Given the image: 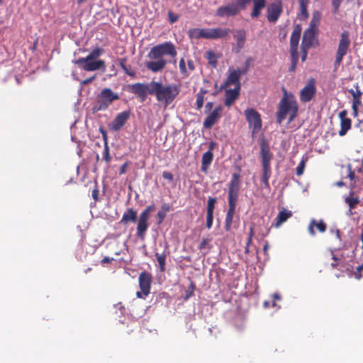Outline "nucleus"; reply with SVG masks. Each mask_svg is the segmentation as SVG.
Returning a JSON list of instances; mask_svg holds the SVG:
<instances>
[{
  "label": "nucleus",
  "mask_w": 363,
  "mask_h": 363,
  "mask_svg": "<svg viewBox=\"0 0 363 363\" xmlns=\"http://www.w3.org/2000/svg\"><path fill=\"white\" fill-rule=\"evenodd\" d=\"M164 55L172 57L177 55L175 46L171 42H166L151 48L147 54L150 60L146 62V67L155 73L162 71L168 62L163 57Z\"/></svg>",
  "instance_id": "1"
},
{
  "label": "nucleus",
  "mask_w": 363,
  "mask_h": 363,
  "mask_svg": "<svg viewBox=\"0 0 363 363\" xmlns=\"http://www.w3.org/2000/svg\"><path fill=\"white\" fill-rule=\"evenodd\" d=\"M152 95H155L158 101L169 105L179 93V86L174 84H163L159 82L153 81L152 86Z\"/></svg>",
  "instance_id": "2"
},
{
  "label": "nucleus",
  "mask_w": 363,
  "mask_h": 363,
  "mask_svg": "<svg viewBox=\"0 0 363 363\" xmlns=\"http://www.w3.org/2000/svg\"><path fill=\"white\" fill-rule=\"evenodd\" d=\"M297 111L298 105L294 96L285 92L279 102V110L277 113V122L281 123L289 116V123H291L296 116Z\"/></svg>",
  "instance_id": "3"
},
{
  "label": "nucleus",
  "mask_w": 363,
  "mask_h": 363,
  "mask_svg": "<svg viewBox=\"0 0 363 363\" xmlns=\"http://www.w3.org/2000/svg\"><path fill=\"white\" fill-rule=\"evenodd\" d=\"M103 53V50L96 48L92 50L86 57H81L75 60L74 62L79 65L82 69L87 72H92L102 69L106 70L105 62L99 60L98 57Z\"/></svg>",
  "instance_id": "4"
},
{
  "label": "nucleus",
  "mask_w": 363,
  "mask_h": 363,
  "mask_svg": "<svg viewBox=\"0 0 363 363\" xmlns=\"http://www.w3.org/2000/svg\"><path fill=\"white\" fill-rule=\"evenodd\" d=\"M229 33V30L222 28H191L188 31V36L191 39H219L225 37Z\"/></svg>",
  "instance_id": "5"
},
{
  "label": "nucleus",
  "mask_w": 363,
  "mask_h": 363,
  "mask_svg": "<svg viewBox=\"0 0 363 363\" xmlns=\"http://www.w3.org/2000/svg\"><path fill=\"white\" fill-rule=\"evenodd\" d=\"M244 113L250 128L252 129V134L257 133L262 128V120L259 113L253 108H247Z\"/></svg>",
  "instance_id": "6"
},
{
  "label": "nucleus",
  "mask_w": 363,
  "mask_h": 363,
  "mask_svg": "<svg viewBox=\"0 0 363 363\" xmlns=\"http://www.w3.org/2000/svg\"><path fill=\"white\" fill-rule=\"evenodd\" d=\"M117 93L113 92L111 89H103L98 96L99 110H105L115 100L118 99Z\"/></svg>",
  "instance_id": "7"
},
{
  "label": "nucleus",
  "mask_w": 363,
  "mask_h": 363,
  "mask_svg": "<svg viewBox=\"0 0 363 363\" xmlns=\"http://www.w3.org/2000/svg\"><path fill=\"white\" fill-rule=\"evenodd\" d=\"M350 44V40L349 38V33L347 31H345L341 34V38L339 42L335 62V65H339L340 64L343 57L347 52Z\"/></svg>",
  "instance_id": "8"
},
{
  "label": "nucleus",
  "mask_w": 363,
  "mask_h": 363,
  "mask_svg": "<svg viewBox=\"0 0 363 363\" xmlns=\"http://www.w3.org/2000/svg\"><path fill=\"white\" fill-rule=\"evenodd\" d=\"M153 81L148 84L136 83L130 86L131 92L145 99L147 95L152 94Z\"/></svg>",
  "instance_id": "9"
},
{
  "label": "nucleus",
  "mask_w": 363,
  "mask_h": 363,
  "mask_svg": "<svg viewBox=\"0 0 363 363\" xmlns=\"http://www.w3.org/2000/svg\"><path fill=\"white\" fill-rule=\"evenodd\" d=\"M282 12V4L279 0H275L267 9V19L270 22H276Z\"/></svg>",
  "instance_id": "10"
},
{
  "label": "nucleus",
  "mask_w": 363,
  "mask_h": 363,
  "mask_svg": "<svg viewBox=\"0 0 363 363\" xmlns=\"http://www.w3.org/2000/svg\"><path fill=\"white\" fill-rule=\"evenodd\" d=\"M129 117V111H123L118 113L116 118L108 123V126L109 129L113 131L120 130L125 125Z\"/></svg>",
  "instance_id": "11"
},
{
  "label": "nucleus",
  "mask_w": 363,
  "mask_h": 363,
  "mask_svg": "<svg viewBox=\"0 0 363 363\" xmlns=\"http://www.w3.org/2000/svg\"><path fill=\"white\" fill-rule=\"evenodd\" d=\"M301 27L299 25H296L293 30L291 36V53L294 59L298 57V45L301 33Z\"/></svg>",
  "instance_id": "12"
},
{
  "label": "nucleus",
  "mask_w": 363,
  "mask_h": 363,
  "mask_svg": "<svg viewBox=\"0 0 363 363\" xmlns=\"http://www.w3.org/2000/svg\"><path fill=\"white\" fill-rule=\"evenodd\" d=\"M240 184L239 175L238 174H233L229 184L228 200H238Z\"/></svg>",
  "instance_id": "13"
},
{
  "label": "nucleus",
  "mask_w": 363,
  "mask_h": 363,
  "mask_svg": "<svg viewBox=\"0 0 363 363\" xmlns=\"http://www.w3.org/2000/svg\"><path fill=\"white\" fill-rule=\"evenodd\" d=\"M151 282L152 277L150 274L144 272L140 274L139 284L144 296H146L150 294Z\"/></svg>",
  "instance_id": "14"
},
{
  "label": "nucleus",
  "mask_w": 363,
  "mask_h": 363,
  "mask_svg": "<svg viewBox=\"0 0 363 363\" xmlns=\"http://www.w3.org/2000/svg\"><path fill=\"white\" fill-rule=\"evenodd\" d=\"M222 112V106H216L206 117L203 122V125L206 128H211L220 118Z\"/></svg>",
  "instance_id": "15"
},
{
  "label": "nucleus",
  "mask_w": 363,
  "mask_h": 363,
  "mask_svg": "<svg viewBox=\"0 0 363 363\" xmlns=\"http://www.w3.org/2000/svg\"><path fill=\"white\" fill-rule=\"evenodd\" d=\"M238 6L233 2L223 6H220L217 10V15L220 17H227L235 16L238 13Z\"/></svg>",
  "instance_id": "16"
},
{
  "label": "nucleus",
  "mask_w": 363,
  "mask_h": 363,
  "mask_svg": "<svg viewBox=\"0 0 363 363\" xmlns=\"http://www.w3.org/2000/svg\"><path fill=\"white\" fill-rule=\"evenodd\" d=\"M150 216L147 214L140 213L137 226V236L142 239L144 238L145 233L148 228V220Z\"/></svg>",
  "instance_id": "17"
},
{
  "label": "nucleus",
  "mask_w": 363,
  "mask_h": 363,
  "mask_svg": "<svg viewBox=\"0 0 363 363\" xmlns=\"http://www.w3.org/2000/svg\"><path fill=\"white\" fill-rule=\"evenodd\" d=\"M315 92V88L313 82L308 83L301 91L300 98L303 101H309Z\"/></svg>",
  "instance_id": "18"
},
{
  "label": "nucleus",
  "mask_w": 363,
  "mask_h": 363,
  "mask_svg": "<svg viewBox=\"0 0 363 363\" xmlns=\"http://www.w3.org/2000/svg\"><path fill=\"white\" fill-rule=\"evenodd\" d=\"M315 33V31L312 30L311 28H308L305 30L301 44L302 50H307L312 45Z\"/></svg>",
  "instance_id": "19"
},
{
  "label": "nucleus",
  "mask_w": 363,
  "mask_h": 363,
  "mask_svg": "<svg viewBox=\"0 0 363 363\" xmlns=\"http://www.w3.org/2000/svg\"><path fill=\"white\" fill-rule=\"evenodd\" d=\"M261 157L262 162V169H270L272 154L269 152V147L264 144L262 145L261 146Z\"/></svg>",
  "instance_id": "20"
},
{
  "label": "nucleus",
  "mask_w": 363,
  "mask_h": 363,
  "mask_svg": "<svg viewBox=\"0 0 363 363\" xmlns=\"http://www.w3.org/2000/svg\"><path fill=\"white\" fill-rule=\"evenodd\" d=\"M240 85H237L233 89H228L225 92V104L227 106H230L239 94Z\"/></svg>",
  "instance_id": "21"
},
{
  "label": "nucleus",
  "mask_w": 363,
  "mask_h": 363,
  "mask_svg": "<svg viewBox=\"0 0 363 363\" xmlns=\"http://www.w3.org/2000/svg\"><path fill=\"white\" fill-rule=\"evenodd\" d=\"M240 75V72L239 70H233L232 71L229 76L228 77L225 82V86L227 87L228 86L235 84H239V78Z\"/></svg>",
  "instance_id": "22"
},
{
  "label": "nucleus",
  "mask_w": 363,
  "mask_h": 363,
  "mask_svg": "<svg viewBox=\"0 0 363 363\" xmlns=\"http://www.w3.org/2000/svg\"><path fill=\"white\" fill-rule=\"evenodd\" d=\"M339 116L341 118V129L339 131V135L342 136L350 128L351 121L349 118H345L344 112H340Z\"/></svg>",
  "instance_id": "23"
},
{
  "label": "nucleus",
  "mask_w": 363,
  "mask_h": 363,
  "mask_svg": "<svg viewBox=\"0 0 363 363\" xmlns=\"http://www.w3.org/2000/svg\"><path fill=\"white\" fill-rule=\"evenodd\" d=\"M137 218V212L133 208L128 209L123 215L121 222L128 223L129 222H135Z\"/></svg>",
  "instance_id": "24"
},
{
  "label": "nucleus",
  "mask_w": 363,
  "mask_h": 363,
  "mask_svg": "<svg viewBox=\"0 0 363 363\" xmlns=\"http://www.w3.org/2000/svg\"><path fill=\"white\" fill-rule=\"evenodd\" d=\"M291 216V212L286 209L281 210L277 217V223L275 226L277 228L279 227L284 222H285L288 218Z\"/></svg>",
  "instance_id": "25"
},
{
  "label": "nucleus",
  "mask_w": 363,
  "mask_h": 363,
  "mask_svg": "<svg viewBox=\"0 0 363 363\" xmlns=\"http://www.w3.org/2000/svg\"><path fill=\"white\" fill-rule=\"evenodd\" d=\"M350 92L352 94L353 97L352 102V109L354 114H357V107L361 104L360 102V96L362 95V92L359 90H350Z\"/></svg>",
  "instance_id": "26"
},
{
  "label": "nucleus",
  "mask_w": 363,
  "mask_h": 363,
  "mask_svg": "<svg viewBox=\"0 0 363 363\" xmlns=\"http://www.w3.org/2000/svg\"><path fill=\"white\" fill-rule=\"evenodd\" d=\"M315 225L316 226L317 229L321 233L325 232L326 230V225L322 220L319 221L318 223H316L315 220H311L310 225L308 226V231L312 235H315V232L313 230V227Z\"/></svg>",
  "instance_id": "27"
},
{
  "label": "nucleus",
  "mask_w": 363,
  "mask_h": 363,
  "mask_svg": "<svg viewBox=\"0 0 363 363\" xmlns=\"http://www.w3.org/2000/svg\"><path fill=\"white\" fill-rule=\"evenodd\" d=\"M213 160V153L208 150L203 153L202 156V167L201 169L203 172H206L208 166L211 164Z\"/></svg>",
  "instance_id": "28"
},
{
  "label": "nucleus",
  "mask_w": 363,
  "mask_h": 363,
  "mask_svg": "<svg viewBox=\"0 0 363 363\" xmlns=\"http://www.w3.org/2000/svg\"><path fill=\"white\" fill-rule=\"evenodd\" d=\"M254 2L253 11L252 12V17H257L260 14L261 10L264 7L265 0H252Z\"/></svg>",
  "instance_id": "29"
},
{
  "label": "nucleus",
  "mask_w": 363,
  "mask_h": 363,
  "mask_svg": "<svg viewBox=\"0 0 363 363\" xmlns=\"http://www.w3.org/2000/svg\"><path fill=\"white\" fill-rule=\"evenodd\" d=\"M235 38L237 41L235 48L236 52H239L245 44V35L243 32L239 31L236 33Z\"/></svg>",
  "instance_id": "30"
},
{
  "label": "nucleus",
  "mask_w": 363,
  "mask_h": 363,
  "mask_svg": "<svg viewBox=\"0 0 363 363\" xmlns=\"http://www.w3.org/2000/svg\"><path fill=\"white\" fill-rule=\"evenodd\" d=\"M320 13L318 11H315L313 13V18L308 28H311L312 30L316 31L320 23Z\"/></svg>",
  "instance_id": "31"
},
{
  "label": "nucleus",
  "mask_w": 363,
  "mask_h": 363,
  "mask_svg": "<svg viewBox=\"0 0 363 363\" xmlns=\"http://www.w3.org/2000/svg\"><path fill=\"white\" fill-rule=\"evenodd\" d=\"M300 3V13L299 18L301 20L306 19L308 14L306 10V0H299Z\"/></svg>",
  "instance_id": "32"
},
{
  "label": "nucleus",
  "mask_w": 363,
  "mask_h": 363,
  "mask_svg": "<svg viewBox=\"0 0 363 363\" xmlns=\"http://www.w3.org/2000/svg\"><path fill=\"white\" fill-rule=\"evenodd\" d=\"M308 161V156L303 155L302 159L296 168V174L300 176L303 173L306 163Z\"/></svg>",
  "instance_id": "33"
},
{
  "label": "nucleus",
  "mask_w": 363,
  "mask_h": 363,
  "mask_svg": "<svg viewBox=\"0 0 363 363\" xmlns=\"http://www.w3.org/2000/svg\"><path fill=\"white\" fill-rule=\"evenodd\" d=\"M206 57L208 61V63L213 67H216L217 64V57L214 52L208 50L206 53Z\"/></svg>",
  "instance_id": "34"
},
{
  "label": "nucleus",
  "mask_w": 363,
  "mask_h": 363,
  "mask_svg": "<svg viewBox=\"0 0 363 363\" xmlns=\"http://www.w3.org/2000/svg\"><path fill=\"white\" fill-rule=\"evenodd\" d=\"M206 93V90L201 89L196 95V105L198 108H201L203 104V96Z\"/></svg>",
  "instance_id": "35"
},
{
  "label": "nucleus",
  "mask_w": 363,
  "mask_h": 363,
  "mask_svg": "<svg viewBox=\"0 0 363 363\" xmlns=\"http://www.w3.org/2000/svg\"><path fill=\"white\" fill-rule=\"evenodd\" d=\"M345 202L350 206V208H353L359 202V199L357 197L351 196L350 197L345 198Z\"/></svg>",
  "instance_id": "36"
},
{
  "label": "nucleus",
  "mask_w": 363,
  "mask_h": 363,
  "mask_svg": "<svg viewBox=\"0 0 363 363\" xmlns=\"http://www.w3.org/2000/svg\"><path fill=\"white\" fill-rule=\"evenodd\" d=\"M216 202V199L209 198L208 200L207 213L213 214V210L215 203Z\"/></svg>",
  "instance_id": "37"
},
{
  "label": "nucleus",
  "mask_w": 363,
  "mask_h": 363,
  "mask_svg": "<svg viewBox=\"0 0 363 363\" xmlns=\"http://www.w3.org/2000/svg\"><path fill=\"white\" fill-rule=\"evenodd\" d=\"M228 203H229V209H228V211L226 216H233L237 201L228 200Z\"/></svg>",
  "instance_id": "38"
},
{
  "label": "nucleus",
  "mask_w": 363,
  "mask_h": 363,
  "mask_svg": "<svg viewBox=\"0 0 363 363\" xmlns=\"http://www.w3.org/2000/svg\"><path fill=\"white\" fill-rule=\"evenodd\" d=\"M156 257L160 264L161 270H164L165 264V255L163 254H156Z\"/></svg>",
  "instance_id": "39"
},
{
  "label": "nucleus",
  "mask_w": 363,
  "mask_h": 363,
  "mask_svg": "<svg viewBox=\"0 0 363 363\" xmlns=\"http://www.w3.org/2000/svg\"><path fill=\"white\" fill-rule=\"evenodd\" d=\"M270 177V169H263V175H262V182L266 186H269L268 179Z\"/></svg>",
  "instance_id": "40"
},
{
  "label": "nucleus",
  "mask_w": 363,
  "mask_h": 363,
  "mask_svg": "<svg viewBox=\"0 0 363 363\" xmlns=\"http://www.w3.org/2000/svg\"><path fill=\"white\" fill-rule=\"evenodd\" d=\"M252 0H237L235 1V4L238 6V11L241 9H245L247 5H248Z\"/></svg>",
  "instance_id": "41"
},
{
  "label": "nucleus",
  "mask_w": 363,
  "mask_h": 363,
  "mask_svg": "<svg viewBox=\"0 0 363 363\" xmlns=\"http://www.w3.org/2000/svg\"><path fill=\"white\" fill-rule=\"evenodd\" d=\"M179 69L180 72L185 76H187L189 74V71L187 68L186 67V63L184 59H181L179 61Z\"/></svg>",
  "instance_id": "42"
},
{
  "label": "nucleus",
  "mask_w": 363,
  "mask_h": 363,
  "mask_svg": "<svg viewBox=\"0 0 363 363\" xmlns=\"http://www.w3.org/2000/svg\"><path fill=\"white\" fill-rule=\"evenodd\" d=\"M213 214L207 213L206 215V227L210 229L213 225Z\"/></svg>",
  "instance_id": "43"
},
{
  "label": "nucleus",
  "mask_w": 363,
  "mask_h": 363,
  "mask_svg": "<svg viewBox=\"0 0 363 363\" xmlns=\"http://www.w3.org/2000/svg\"><path fill=\"white\" fill-rule=\"evenodd\" d=\"M155 210L154 205H150L142 212L143 214H147V216H150V213Z\"/></svg>",
  "instance_id": "44"
},
{
  "label": "nucleus",
  "mask_w": 363,
  "mask_h": 363,
  "mask_svg": "<svg viewBox=\"0 0 363 363\" xmlns=\"http://www.w3.org/2000/svg\"><path fill=\"white\" fill-rule=\"evenodd\" d=\"M233 216H226L225 218V228L228 230L233 221Z\"/></svg>",
  "instance_id": "45"
},
{
  "label": "nucleus",
  "mask_w": 363,
  "mask_h": 363,
  "mask_svg": "<svg viewBox=\"0 0 363 363\" xmlns=\"http://www.w3.org/2000/svg\"><path fill=\"white\" fill-rule=\"evenodd\" d=\"M157 216L158 218V223H161L163 221L164 218H165L166 214L164 212H162V211H160L157 213Z\"/></svg>",
  "instance_id": "46"
},
{
  "label": "nucleus",
  "mask_w": 363,
  "mask_h": 363,
  "mask_svg": "<svg viewBox=\"0 0 363 363\" xmlns=\"http://www.w3.org/2000/svg\"><path fill=\"white\" fill-rule=\"evenodd\" d=\"M169 19L171 23H174L178 20V16L176 14H174L172 12H169Z\"/></svg>",
  "instance_id": "47"
},
{
  "label": "nucleus",
  "mask_w": 363,
  "mask_h": 363,
  "mask_svg": "<svg viewBox=\"0 0 363 363\" xmlns=\"http://www.w3.org/2000/svg\"><path fill=\"white\" fill-rule=\"evenodd\" d=\"M163 178L172 181L173 179V175L169 172H164L162 173Z\"/></svg>",
  "instance_id": "48"
},
{
  "label": "nucleus",
  "mask_w": 363,
  "mask_h": 363,
  "mask_svg": "<svg viewBox=\"0 0 363 363\" xmlns=\"http://www.w3.org/2000/svg\"><path fill=\"white\" fill-rule=\"evenodd\" d=\"M187 65H188V71H189V73L193 70H194L195 69V67H194V63L192 60H188L187 61Z\"/></svg>",
  "instance_id": "49"
},
{
  "label": "nucleus",
  "mask_w": 363,
  "mask_h": 363,
  "mask_svg": "<svg viewBox=\"0 0 363 363\" xmlns=\"http://www.w3.org/2000/svg\"><path fill=\"white\" fill-rule=\"evenodd\" d=\"M208 244V240L206 239H203L202 242L199 245V249H204Z\"/></svg>",
  "instance_id": "50"
},
{
  "label": "nucleus",
  "mask_w": 363,
  "mask_h": 363,
  "mask_svg": "<svg viewBox=\"0 0 363 363\" xmlns=\"http://www.w3.org/2000/svg\"><path fill=\"white\" fill-rule=\"evenodd\" d=\"M94 79H95V77L94 76L92 77H90L89 79L83 80L81 82V84H83V85L87 84L90 83L91 82H92Z\"/></svg>",
  "instance_id": "51"
},
{
  "label": "nucleus",
  "mask_w": 363,
  "mask_h": 363,
  "mask_svg": "<svg viewBox=\"0 0 363 363\" xmlns=\"http://www.w3.org/2000/svg\"><path fill=\"white\" fill-rule=\"evenodd\" d=\"M162 212H164L165 214L169 211V206L167 204H164L162 206L161 210Z\"/></svg>",
  "instance_id": "52"
},
{
  "label": "nucleus",
  "mask_w": 363,
  "mask_h": 363,
  "mask_svg": "<svg viewBox=\"0 0 363 363\" xmlns=\"http://www.w3.org/2000/svg\"><path fill=\"white\" fill-rule=\"evenodd\" d=\"M341 1L342 0H333V4L336 9L339 7Z\"/></svg>",
  "instance_id": "53"
},
{
  "label": "nucleus",
  "mask_w": 363,
  "mask_h": 363,
  "mask_svg": "<svg viewBox=\"0 0 363 363\" xmlns=\"http://www.w3.org/2000/svg\"><path fill=\"white\" fill-rule=\"evenodd\" d=\"M126 168H127V164L125 163V164H124L121 167L120 173H121V174H123V173H125V171H126Z\"/></svg>",
  "instance_id": "54"
},
{
  "label": "nucleus",
  "mask_w": 363,
  "mask_h": 363,
  "mask_svg": "<svg viewBox=\"0 0 363 363\" xmlns=\"http://www.w3.org/2000/svg\"><path fill=\"white\" fill-rule=\"evenodd\" d=\"M212 106H213V103L208 102L206 105V108L210 111L212 108Z\"/></svg>",
  "instance_id": "55"
},
{
  "label": "nucleus",
  "mask_w": 363,
  "mask_h": 363,
  "mask_svg": "<svg viewBox=\"0 0 363 363\" xmlns=\"http://www.w3.org/2000/svg\"><path fill=\"white\" fill-rule=\"evenodd\" d=\"M273 298L274 300L279 301L281 299V296L278 294H273Z\"/></svg>",
  "instance_id": "56"
},
{
  "label": "nucleus",
  "mask_w": 363,
  "mask_h": 363,
  "mask_svg": "<svg viewBox=\"0 0 363 363\" xmlns=\"http://www.w3.org/2000/svg\"><path fill=\"white\" fill-rule=\"evenodd\" d=\"M331 232H333V230H332ZM334 233L335 234V236L337 238L340 239V232L338 230H334Z\"/></svg>",
  "instance_id": "57"
},
{
  "label": "nucleus",
  "mask_w": 363,
  "mask_h": 363,
  "mask_svg": "<svg viewBox=\"0 0 363 363\" xmlns=\"http://www.w3.org/2000/svg\"><path fill=\"white\" fill-rule=\"evenodd\" d=\"M143 292H142V291H141V292H140V291H138V292H137V294H136L137 297H138V298H143Z\"/></svg>",
  "instance_id": "58"
},
{
  "label": "nucleus",
  "mask_w": 363,
  "mask_h": 363,
  "mask_svg": "<svg viewBox=\"0 0 363 363\" xmlns=\"http://www.w3.org/2000/svg\"><path fill=\"white\" fill-rule=\"evenodd\" d=\"M303 50V56H302V60L304 61L306 60V58L307 53H306V50Z\"/></svg>",
  "instance_id": "59"
},
{
  "label": "nucleus",
  "mask_w": 363,
  "mask_h": 363,
  "mask_svg": "<svg viewBox=\"0 0 363 363\" xmlns=\"http://www.w3.org/2000/svg\"><path fill=\"white\" fill-rule=\"evenodd\" d=\"M215 144L214 143H211L209 145V150L212 152V150L214 148Z\"/></svg>",
  "instance_id": "60"
},
{
  "label": "nucleus",
  "mask_w": 363,
  "mask_h": 363,
  "mask_svg": "<svg viewBox=\"0 0 363 363\" xmlns=\"http://www.w3.org/2000/svg\"><path fill=\"white\" fill-rule=\"evenodd\" d=\"M109 261H110V259L108 257H104L102 259V263H106V262H108Z\"/></svg>",
  "instance_id": "61"
},
{
  "label": "nucleus",
  "mask_w": 363,
  "mask_h": 363,
  "mask_svg": "<svg viewBox=\"0 0 363 363\" xmlns=\"http://www.w3.org/2000/svg\"><path fill=\"white\" fill-rule=\"evenodd\" d=\"M336 185L337 186L340 187V186H342L344 185V183L342 182H338L336 183Z\"/></svg>",
  "instance_id": "62"
},
{
  "label": "nucleus",
  "mask_w": 363,
  "mask_h": 363,
  "mask_svg": "<svg viewBox=\"0 0 363 363\" xmlns=\"http://www.w3.org/2000/svg\"><path fill=\"white\" fill-rule=\"evenodd\" d=\"M269 303L268 301H264V308H267V307H269Z\"/></svg>",
  "instance_id": "63"
},
{
  "label": "nucleus",
  "mask_w": 363,
  "mask_h": 363,
  "mask_svg": "<svg viewBox=\"0 0 363 363\" xmlns=\"http://www.w3.org/2000/svg\"><path fill=\"white\" fill-rule=\"evenodd\" d=\"M362 269H363V264L359 266V267H358V271L359 272H361L362 270Z\"/></svg>",
  "instance_id": "64"
}]
</instances>
